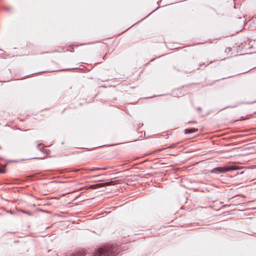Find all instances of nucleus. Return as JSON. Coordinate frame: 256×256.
<instances>
[{
    "instance_id": "7ed1b4c3",
    "label": "nucleus",
    "mask_w": 256,
    "mask_h": 256,
    "mask_svg": "<svg viewBox=\"0 0 256 256\" xmlns=\"http://www.w3.org/2000/svg\"><path fill=\"white\" fill-rule=\"evenodd\" d=\"M196 130V129H194V128L186 129L184 130V132L186 134H189L193 133V132H195Z\"/></svg>"
},
{
    "instance_id": "f257e3e1",
    "label": "nucleus",
    "mask_w": 256,
    "mask_h": 256,
    "mask_svg": "<svg viewBox=\"0 0 256 256\" xmlns=\"http://www.w3.org/2000/svg\"><path fill=\"white\" fill-rule=\"evenodd\" d=\"M118 253V246L114 244L99 248L94 256H111L116 254Z\"/></svg>"
},
{
    "instance_id": "39448f33",
    "label": "nucleus",
    "mask_w": 256,
    "mask_h": 256,
    "mask_svg": "<svg viewBox=\"0 0 256 256\" xmlns=\"http://www.w3.org/2000/svg\"><path fill=\"white\" fill-rule=\"evenodd\" d=\"M5 172V171L3 169H0V174H3V173H4Z\"/></svg>"
},
{
    "instance_id": "20e7f679",
    "label": "nucleus",
    "mask_w": 256,
    "mask_h": 256,
    "mask_svg": "<svg viewBox=\"0 0 256 256\" xmlns=\"http://www.w3.org/2000/svg\"><path fill=\"white\" fill-rule=\"evenodd\" d=\"M106 170V168H96L94 169V170Z\"/></svg>"
},
{
    "instance_id": "423d86ee",
    "label": "nucleus",
    "mask_w": 256,
    "mask_h": 256,
    "mask_svg": "<svg viewBox=\"0 0 256 256\" xmlns=\"http://www.w3.org/2000/svg\"><path fill=\"white\" fill-rule=\"evenodd\" d=\"M106 184L109 185L110 184H109V183H106Z\"/></svg>"
},
{
    "instance_id": "f03ea898",
    "label": "nucleus",
    "mask_w": 256,
    "mask_h": 256,
    "mask_svg": "<svg viewBox=\"0 0 256 256\" xmlns=\"http://www.w3.org/2000/svg\"><path fill=\"white\" fill-rule=\"evenodd\" d=\"M238 168L235 166H228L226 167H218L213 168L210 170L211 173L219 174L224 173L227 172L238 170Z\"/></svg>"
}]
</instances>
